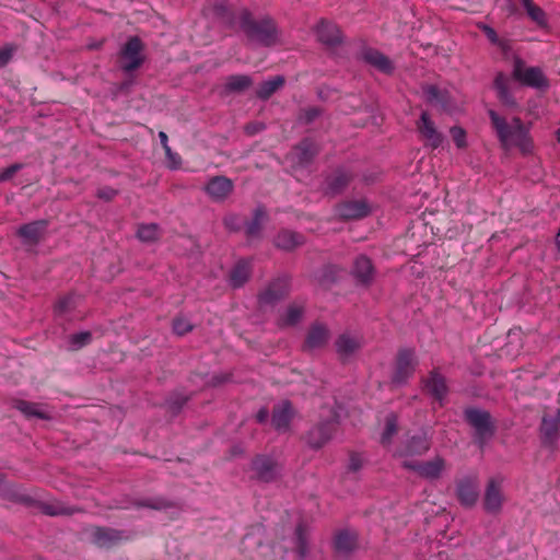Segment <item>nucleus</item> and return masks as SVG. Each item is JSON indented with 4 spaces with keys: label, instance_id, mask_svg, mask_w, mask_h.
<instances>
[{
    "label": "nucleus",
    "instance_id": "obj_8",
    "mask_svg": "<svg viewBox=\"0 0 560 560\" xmlns=\"http://www.w3.org/2000/svg\"><path fill=\"white\" fill-rule=\"evenodd\" d=\"M503 479L495 477L491 478L488 482L485 493V509L490 513H498L503 504L502 494Z\"/></svg>",
    "mask_w": 560,
    "mask_h": 560
},
{
    "label": "nucleus",
    "instance_id": "obj_16",
    "mask_svg": "<svg viewBox=\"0 0 560 560\" xmlns=\"http://www.w3.org/2000/svg\"><path fill=\"white\" fill-rule=\"evenodd\" d=\"M255 477L262 481H270L277 475V464L269 457L258 456L253 462Z\"/></svg>",
    "mask_w": 560,
    "mask_h": 560
},
{
    "label": "nucleus",
    "instance_id": "obj_28",
    "mask_svg": "<svg viewBox=\"0 0 560 560\" xmlns=\"http://www.w3.org/2000/svg\"><path fill=\"white\" fill-rule=\"evenodd\" d=\"M351 175L345 170L336 171L327 179V192L338 194L340 192L351 180Z\"/></svg>",
    "mask_w": 560,
    "mask_h": 560
},
{
    "label": "nucleus",
    "instance_id": "obj_60",
    "mask_svg": "<svg viewBox=\"0 0 560 560\" xmlns=\"http://www.w3.org/2000/svg\"><path fill=\"white\" fill-rule=\"evenodd\" d=\"M307 115H308L307 119L312 120L318 115V112H317V109H311V110H308Z\"/></svg>",
    "mask_w": 560,
    "mask_h": 560
},
{
    "label": "nucleus",
    "instance_id": "obj_36",
    "mask_svg": "<svg viewBox=\"0 0 560 560\" xmlns=\"http://www.w3.org/2000/svg\"><path fill=\"white\" fill-rule=\"evenodd\" d=\"M302 315H303V306L299 305V304H292L287 308L285 314L283 316H281V318L279 319V325L280 326L294 325L302 318Z\"/></svg>",
    "mask_w": 560,
    "mask_h": 560
},
{
    "label": "nucleus",
    "instance_id": "obj_31",
    "mask_svg": "<svg viewBox=\"0 0 560 560\" xmlns=\"http://www.w3.org/2000/svg\"><path fill=\"white\" fill-rule=\"evenodd\" d=\"M328 340V330L322 325H315L310 330L305 346L308 349L319 348Z\"/></svg>",
    "mask_w": 560,
    "mask_h": 560
},
{
    "label": "nucleus",
    "instance_id": "obj_49",
    "mask_svg": "<svg viewBox=\"0 0 560 560\" xmlns=\"http://www.w3.org/2000/svg\"><path fill=\"white\" fill-rule=\"evenodd\" d=\"M165 155L166 164L171 170H177L180 167L182 159L177 153L173 152L171 148H167V150H165Z\"/></svg>",
    "mask_w": 560,
    "mask_h": 560
},
{
    "label": "nucleus",
    "instance_id": "obj_45",
    "mask_svg": "<svg viewBox=\"0 0 560 560\" xmlns=\"http://www.w3.org/2000/svg\"><path fill=\"white\" fill-rule=\"evenodd\" d=\"M91 340V334L89 331L78 332L71 336L70 343L72 349H79L88 345Z\"/></svg>",
    "mask_w": 560,
    "mask_h": 560
},
{
    "label": "nucleus",
    "instance_id": "obj_23",
    "mask_svg": "<svg viewBox=\"0 0 560 560\" xmlns=\"http://www.w3.org/2000/svg\"><path fill=\"white\" fill-rule=\"evenodd\" d=\"M352 273L359 282L370 283L374 275L372 261L366 256H359L354 261Z\"/></svg>",
    "mask_w": 560,
    "mask_h": 560
},
{
    "label": "nucleus",
    "instance_id": "obj_24",
    "mask_svg": "<svg viewBox=\"0 0 560 560\" xmlns=\"http://www.w3.org/2000/svg\"><path fill=\"white\" fill-rule=\"evenodd\" d=\"M318 39L327 45H334L341 39V33L337 25L323 21L317 26Z\"/></svg>",
    "mask_w": 560,
    "mask_h": 560
},
{
    "label": "nucleus",
    "instance_id": "obj_43",
    "mask_svg": "<svg viewBox=\"0 0 560 560\" xmlns=\"http://www.w3.org/2000/svg\"><path fill=\"white\" fill-rule=\"evenodd\" d=\"M452 139L458 149L467 148V135L462 127L454 126L450 130Z\"/></svg>",
    "mask_w": 560,
    "mask_h": 560
},
{
    "label": "nucleus",
    "instance_id": "obj_51",
    "mask_svg": "<svg viewBox=\"0 0 560 560\" xmlns=\"http://www.w3.org/2000/svg\"><path fill=\"white\" fill-rule=\"evenodd\" d=\"M138 505L161 510L165 509L167 506V503L164 500L155 499L140 502Z\"/></svg>",
    "mask_w": 560,
    "mask_h": 560
},
{
    "label": "nucleus",
    "instance_id": "obj_56",
    "mask_svg": "<svg viewBox=\"0 0 560 560\" xmlns=\"http://www.w3.org/2000/svg\"><path fill=\"white\" fill-rule=\"evenodd\" d=\"M269 418V411L267 408H261L257 415H256V420L259 422V423H264L268 420Z\"/></svg>",
    "mask_w": 560,
    "mask_h": 560
},
{
    "label": "nucleus",
    "instance_id": "obj_9",
    "mask_svg": "<svg viewBox=\"0 0 560 560\" xmlns=\"http://www.w3.org/2000/svg\"><path fill=\"white\" fill-rule=\"evenodd\" d=\"M142 44L138 37H131L121 50L125 71H132L142 63Z\"/></svg>",
    "mask_w": 560,
    "mask_h": 560
},
{
    "label": "nucleus",
    "instance_id": "obj_37",
    "mask_svg": "<svg viewBox=\"0 0 560 560\" xmlns=\"http://www.w3.org/2000/svg\"><path fill=\"white\" fill-rule=\"evenodd\" d=\"M267 218L266 211L262 208H257L253 220L246 225V234L249 237H255L259 234L262 223Z\"/></svg>",
    "mask_w": 560,
    "mask_h": 560
},
{
    "label": "nucleus",
    "instance_id": "obj_6",
    "mask_svg": "<svg viewBox=\"0 0 560 560\" xmlns=\"http://www.w3.org/2000/svg\"><path fill=\"white\" fill-rule=\"evenodd\" d=\"M465 416L469 424L475 429L480 444L492 436L493 424L489 412L478 409H468L465 411Z\"/></svg>",
    "mask_w": 560,
    "mask_h": 560
},
{
    "label": "nucleus",
    "instance_id": "obj_18",
    "mask_svg": "<svg viewBox=\"0 0 560 560\" xmlns=\"http://www.w3.org/2000/svg\"><path fill=\"white\" fill-rule=\"evenodd\" d=\"M478 483L472 479H465L458 483L457 497L465 506H472L478 499Z\"/></svg>",
    "mask_w": 560,
    "mask_h": 560
},
{
    "label": "nucleus",
    "instance_id": "obj_39",
    "mask_svg": "<svg viewBox=\"0 0 560 560\" xmlns=\"http://www.w3.org/2000/svg\"><path fill=\"white\" fill-rule=\"evenodd\" d=\"M317 152L315 144L308 140L301 142L295 149V155L301 163L308 162Z\"/></svg>",
    "mask_w": 560,
    "mask_h": 560
},
{
    "label": "nucleus",
    "instance_id": "obj_4",
    "mask_svg": "<svg viewBox=\"0 0 560 560\" xmlns=\"http://www.w3.org/2000/svg\"><path fill=\"white\" fill-rule=\"evenodd\" d=\"M416 129L419 140L425 148L435 150L440 148L444 141L443 133L438 129L431 115L423 110L419 119L416 121Z\"/></svg>",
    "mask_w": 560,
    "mask_h": 560
},
{
    "label": "nucleus",
    "instance_id": "obj_52",
    "mask_svg": "<svg viewBox=\"0 0 560 560\" xmlns=\"http://www.w3.org/2000/svg\"><path fill=\"white\" fill-rule=\"evenodd\" d=\"M363 466V458L359 454H352L349 459V469L352 471L359 470Z\"/></svg>",
    "mask_w": 560,
    "mask_h": 560
},
{
    "label": "nucleus",
    "instance_id": "obj_17",
    "mask_svg": "<svg viewBox=\"0 0 560 560\" xmlns=\"http://www.w3.org/2000/svg\"><path fill=\"white\" fill-rule=\"evenodd\" d=\"M293 408L289 401H282L273 409L272 425L278 431H287L293 418Z\"/></svg>",
    "mask_w": 560,
    "mask_h": 560
},
{
    "label": "nucleus",
    "instance_id": "obj_13",
    "mask_svg": "<svg viewBox=\"0 0 560 560\" xmlns=\"http://www.w3.org/2000/svg\"><path fill=\"white\" fill-rule=\"evenodd\" d=\"M423 386L425 392L442 406L447 394V385L444 376L438 371H432L429 376L423 380Z\"/></svg>",
    "mask_w": 560,
    "mask_h": 560
},
{
    "label": "nucleus",
    "instance_id": "obj_10",
    "mask_svg": "<svg viewBox=\"0 0 560 560\" xmlns=\"http://www.w3.org/2000/svg\"><path fill=\"white\" fill-rule=\"evenodd\" d=\"M47 220H38L19 228L18 235L26 245H37L46 233Z\"/></svg>",
    "mask_w": 560,
    "mask_h": 560
},
{
    "label": "nucleus",
    "instance_id": "obj_22",
    "mask_svg": "<svg viewBox=\"0 0 560 560\" xmlns=\"http://www.w3.org/2000/svg\"><path fill=\"white\" fill-rule=\"evenodd\" d=\"M369 211L364 201H349L337 208V214L343 219H360L368 215Z\"/></svg>",
    "mask_w": 560,
    "mask_h": 560
},
{
    "label": "nucleus",
    "instance_id": "obj_62",
    "mask_svg": "<svg viewBox=\"0 0 560 560\" xmlns=\"http://www.w3.org/2000/svg\"><path fill=\"white\" fill-rule=\"evenodd\" d=\"M557 141L560 143V129L555 132Z\"/></svg>",
    "mask_w": 560,
    "mask_h": 560
},
{
    "label": "nucleus",
    "instance_id": "obj_48",
    "mask_svg": "<svg viewBox=\"0 0 560 560\" xmlns=\"http://www.w3.org/2000/svg\"><path fill=\"white\" fill-rule=\"evenodd\" d=\"M478 28L481 30L485 35L487 36V38L494 45H499L501 46L502 45V42L500 40L497 32L489 25L485 24V23H479L478 24Z\"/></svg>",
    "mask_w": 560,
    "mask_h": 560
},
{
    "label": "nucleus",
    "instance_id": "obj_19",
    "mask_svg": "<svg viewBox=\"0 0 560 560\" xmlns=\"http://www.w3.org/2000/svg\"><path fill=\"white\" fill-rule=\"evenodd\" d=\"M289 284L287 279H278L272 282L259 296L261 305L271 304L288 293Z\"/></svg>",
    "mask_w": 560,
    "mask_h": 560
},
{
    "label": "nucleus",
    "instance_id": "obj_15",
    "mask_svg": "<svg viewBox=\"0 0 560 560\" xmlns=\"http://www.w3.org/2000/svg\"><path fill=\"white\" fill-rule=\"evenodd\" d=\"M336 429V423L332 420L326 421L313 430L310 431L307 435V443L310 446L314 448L322 447L325 443H327Z\"/></svg>",
    "mask_w": 560,
    "mask_h": 560
},
{
    "label": "nucleus",
    "instance_id": "obj_61",
    "mask_svg": "<svg viewBox=\"0 0 560 560\" xmlns=\"http://www.w3.org/2000/svg\"><path fill=\"white\" fill-rule=\"evenodd\" d=\"M556 244H557V247L560 249V229H559V232L556 236Z\"/></svg>",
    "mask_w": 560,
    "mask_h": 560
},
{
    "label": "nucleus",
    "instance_id": "obj_30",
    "mask_svg": "<svg viewBox=\"0 0 560 560\" xmlns=\"http://www.w3.org/2000/svg\"><path fill=\"white\" fill-rule=\"evenodd\" d=\"M360 347L361 340L350 335H341L336 342L337 352L343 358L354 353Z\"/></svg>",
    "mask_w": 560,
    "mask_h": 560
},
{
    "label": "nucleus",
    "instance_id": "obj_42",
    "mask_svg": "<svg viewBox=\"0 0 560 560\" xmlns=\"http://www.w3.org/2000/svg\"><path fill=\"white\" fill-rule=\"evenodd\" d=\"M79 298L70 294L67 296L61 298L57 305H56V312L59 314H63L72 308H74L78 304Z\"/></svg>",
    "mask_w": 560,
    "mask_h": 560
},
{
    "label": "nucleus",
    "instance_id": "obj_34",
    "mask_svg": "<svg viewBox=\"0 0 560 560\" xmlns=\"http://www.w3.org/2000/svg\"><path fill=\"white\" fill-rule=\"evenodd\" d=\"M137 236L142 242H154L160 237V228L155 223L141 224L138 228Z\"/></svg>",
    "mask_w": 560,
    "mask_h": 560
},
{
    "label": "nucleus",
    "instance_id": "obj_38",
    "mask_svg": "<svg viewBox=\"0 0 560 560\" xmlns=\"http://www.w3.org/2000/svg\"><path fill=\"white\" fill-rule=\"evenodd\" d=\"M355 545V537L354 535L348 533V532H341L339 533L335 538V548L338 551L346 552L351 550Z\"/></svg>",
    "mask_w": 560,
    "mask_h": 560
},
{
    "label": "nucleus",
    "instance_id": "obj_21",
    "mask_svg": "<svg viewBox=\"0 0 560 560\" xmlns=\"http://www.w3.org/2000/svg\"><path fill=\"white\" fill-rule=\"evenodd\" d=\"M91 537L92 541L98 547H110L122 539L121 533L102 527L94 528Z\"/></svg>",
    "mask_w": 560,
    "mask_h": 560
},
{
    "label": "nucleus",
    "instance_id": "obj_20",
    "mask_svg": "<svg viewBox=\"0 0 560 560\" xmlns=\"http://www.w3.org/2000/svg\"><path fill=\"white\" fill-rule=\"evenodd\" d=\"M560 429V415L545 416L541 421V435L546 444L552 445L558 439Z\"/></svg>",
    "mask_w": 560,
    "mask_h": 560
},
{
    "label": "nucleus",
    "instance_id": "obj_1",
    "mask_svg": "<svg viewBox=\"0 0 560 560\" xmlns=\"http://www.w3.org/2000/svg\"><path fill=\"white\" fill-rule=\"evenodd\" d=\"M488 114L503 149L509 150L516 147L524 154L532 153L534 143L529 129L520 118L515 117L511 122H508L504 117L493 109H489Z\"/></svg>",
    "mask_w": 560,
    "mask_h": 560
},
{
    "label": "nucleus",
    "instance_id": "obj_26",
    "mask_svg": "<svg viewBox=\"0 0 560 560\" xmlns=\"http://www.w3.org/2000/svg\"><path fill=\"white\" fill-rule=\"evenodd\" d=\"M303 243L304 237L301 234L292 231H282L277 235L275 240L276 246L284 250H292Z\"/></svg>",
    "mask_w": 560,
    "mask_h": 560
},
{
    "label": "nucleus",
    "instance_id": "obj_25",
    "mask_svg": "<svg viewBox=\"0 0 560 560\" xmlns=\"http://www.w3.org/2000/svg\"><path fill=\"white\" fill-rule=\"evenodd\" d=\"M363 60L382 72L389 73L393 70L390 60L377 50H365L363 52Z\"/></svg>",
    "mask_w": 560,
    "mask_h": 560
},
{
    "label": "nucleus",
    "instance_id": "obj_47",
    "mask_svg": "<svg viewBox=\"0 0 560 560\" xmlns=\"http://www.w3.org/2000/svg\"><path fill=\"white\" fill-rule=\"evenodd\" d=\"M22 163H14L7 168L0 170V182H7L11 179L19 171L23 168Z\"/></svg>",
    "mask_w": 560,
    "mask_h": 560
},
{
    "label": "nucleus",
    "instance_id": "obj_11",
    "mask_svg": "<svg viewBox=\"0 0 560 560\" xmlns=\"http://www.w3.org/2000/svg\"><path fill=\"white\" fill-rule=\"evenodd\" d=\"M208 196L214 201L226 199L233 190V183L224 176L212 177L205 187Z\"/></svg>",
    "mask_w": 560,
    "mask_h": 560
},
{
    "label": "nucleus",
    "instance_id": "obj_46",
    "mask_svg": "<svg viewBox=\"0 0 560 560\" xmlns=\"http://www.w3.org/2000/svg\"><path fill=\"white\" fill-rule=\"evenodd\" d=\"M173 329L176 335L183 336L192 329L191 324L185 318H176L173 323Z\"/></svg>",
    "mask_w": 560,
    "mask_h": 560
},
{
    "label": "nucleus",
    "instance_id": "obj_41",
    "mask_svg": "<svg viewBox=\"0 0 560 560\" xmlns=\"http://www.w3.org/2000/svg\"><path fill=\"white\" fill-rule=\"evenodd\" d=\"M397 432V417L390 413L386 418L385 429L382 434L381 442L383 445H387L390 442L393 435Z\"/></svg>",
    "mask_w": 560,
    "mask_h": 560
},
{
    "label": "nucleus",
    "instance_id": "obj_44",
    "mask_svg": "<svg viewBox=\"0 0 560 560\" xmlns=\"http://www.w3.org/2000/svg\"><path fill=\"white\" fill-rule=\"evenodd\" d=\"M212 14L214 16L220 18L222 22L226 24L234 25L236 23L232 15L230 14V11L225 4L215 5L212 10Z\"/></svg>",
    "mask_w": 560,
    "mask_h": 560
},
{
    "label": "nucleus",
    "instance_id": "obj_3",
    "mask_svg": "<svg viewBox=\"0 0 560 560\" xmlns=\"http://www.w3.org/2000/svg\"><path fill=\"white\" fill-rule=\"evenodd\" d=\"M513 79L522 85L537 90H544L549 86V81L539 67H528L521 58L514 59Z\"/></svg>",
    "mask_w": 560,
    "mask_h": 560
},
{
    "label": "nucleus",
    "instance_id": "obj_55",
    "mask_svg": "<svg viewBox=\"0 0 560 560\" xmlns=\"http://www.w3.org/2000/svg\"><path fill=\"white\" fill-rule=\"evenodd\" d=\"M13 50L10 47L0 49V68L5 66L12 58Z\"/></svg>",
    "mask_w": 560,
    "mask_h": 560
},
{
    "label": "nucleus",
    "instance_id": "obj_27",
    "mask_svg": "<svg viewBox=\"0 0 560 560\" xmlns=\"http://www.w3.org/2000/svg\"><path fill=\"white\" fill-rule=\"evenodd\" d=\"M252 270L250 261L240 260L231 271L230 283L234 288L242 287L249 278Z\"/></svg>",
    "mask_w": 560,
    "mask_h": 560
},
{
    "label": "nucleus",
    "instance_id": "obj_32",
    "mask_svg": "<svg viewBox=\"0 0 560 560\" xmlns=\"http://www.w3.org/2000/svg\"><path fill=\"white\" fill-rule=\"evenodd\" d=\"M284 84V78L281 75L273 77L261 83L257 91L258 97L262 100L269 98L278 89Z\"/></svg>",
    "mask_w": 560,
    "mask_h": 560
},
{
    "label": "nucleus",
    "instance_id": "obj_57",
    "mask_svg": "<svg viewBox=\"0 0 560 560\" xmlns=\"http://www.w3.org/2000/svg\"><path fill=\"white\" fill-rule=\"evenodd\" d=\"M225 225L229 229H236L237 228V218L236 217H228L224 220Z\"/></svg>",
    "mask_w": 560,
    "mask_h": 560
},
{
    "label": "nucleus",
    "instance_id": "obj_2",
    "mask_svg": "<svg viewBox=\"0 0 560 560\" xmlns=\"http://www.w3.org/2000/svg\"><path fill=\"white\" fill-rule=\"evenodd\" d=\"M238 24L240 28L253 40L267 46L277 40V30L270 19L255 22L252 20L250 13L247 10H243L238 16Z\"/></svg>",
    "mask_w": 560,
    "mask_h": 560
},
{
    "label": "nucleus",
    "instance_id": "obj_59",
    "mask_svg": "<svg viewBox=\"0 0 560 560\" xmlns=\"http://www.w3.org/2000/svg\"><path fill=\"white\" fill-rule=\"evenodd\" d=\"M506 1L509 2L508 8H506V12H508L510 15H512V14H514V13H515V11H516V10H515V7L511 3V0H506Z\"/></svg>",
    "mask_w": 560,
    "mask_h": 560
},
{
    "label": "nucleus",
    "instance_id": "obj_33",
    "mask_svg": "<svg viewBox=\"0 0 560 560\" xmlns=\"http://www.w3.org/2000/svg\"><path fill=\"white\" fill-rule=\"evenodd\" d=\"M523 7L526 10L529 19L539 26H544L547 23V18L544 10L534 3L533 0H521Z\"/></svg>",
    "mask_w": 560,
    "mask_h": 560
},
{
    "label": "nucleus",
    "instance_id": "obj_35",
    "mask_svg": "<svg viewBox=\"0 0 560 560\" xmlns=\"http://www.w3.org/2000/svg\"><path fill=\"white\" fill-rule=\"evenodd\" d=\"M252 80L248 75H232L226 79L225 90L228 92H241L250 86Z\"/></svg>",
    "mask_w": 560,
    "mask_h": 560
},
{
    "label": "nucleus",
    "instance_id": "obj_29",
    "mask_svg": "<svg viewBox=\"0 0 560 560\" xmlns=\"http://www.w3.org/2000/svg\"><path fill=\"white\" fill-rule=\"evenodd\" d=\"M494 88L499 100L506 106H515L516 103L509 90V79L503 73H498L494 80Z\"/></svg>",
    "mask_w": 560,
    "mask_h": 560
},
{
    "label": "nucleus",
    "instance_id": "obj_58",
    "mask_svg": "<svg viewBox=\"0 0 560 560\" xmlns=\"http://www.w3.org/2000/svg\"><path fill=\"white\" fill-rule=\"evenodd\" d=\"M159 138H160V141H161V144H162V147H163L164 151H165V150H167V148H171V147L168 145V138H167V135H166L164 131H160V132H159Z\"/></svg>",
    "mask_w": 560,
    "mask_h": 560
},
{
    "label": "nucleus",
    "instance_id": "obj_53",
    "mask_svg": "<svg viewBox=\"0 0 560 560\" xmlns=\"http://www.w3.org/2000/svg\"><path fill=\"white\" fill-rule=\"evenodd\" d=\"M44 510L49 515L72 514L73 513V511L70 510V509L56 508V506H52V505H46L44 508Z\"/></svg>",
    "mask_w": 560,
    "mask_h": 560
},
{
    "label": "nucleus",
    "instance_id": "obj_12",
    "mask_svg": "<svg viewBox=\"0 0 560 560\" xmlns=\"http://www.w3.org/2000/svg\"><path fill=\"white\" fill-rule=\"evenodd\" d=\"M425 101L442 110L451 112L454 107L452 96L445 89L428 85L423 89Z\"/></svg>",
    "mask_w": 560,
    "mask_h": 560
},
{
    "label": "nucleus",
    "instance_id": "obj_50",
    "mask_svg": "<svg viewBox=\"0 0 560 560\" xmlns=\"http://www.w3.org/2000/svg\"><path fill=\"white\" fill-rule=\"evenodd\" d=\"M116 195H117V190L112 187H107V186L100 188L96 194V196L100 199H103L106 201L112 200Z\"/></svg>",
    "mask_w": 560,
    "mask_h": 560
},
{
    "label": "nucleus",
    "instance_id": "obj_40",
    "mask_svg": "<svg viewBox=\"0 0 560 560\" xmlns=\"http://www.w3.org/2000/svg\"><path fill=\"white\" fill-rule=\"evenodd\" d=\"M16 409L24 413L26 417L47 418L44 411H42L38 405L28 402L25 400H19L16 402Z\"/></svg>",
    "mask_w": 560,
    "mask_h": 560
},
{
    "label": "nucleus",
    "instance_id": "obj_14",
    "mask_svg": "<svg viewBox=\"0 0 560 560\" xmlns=\"http://www.w3.org/2000/svg\"><path fill=\"white\" fill-rule=\"evenodd\" d=\"M431 442L427 434H420L417 436H412L406 444V446L400 450L396 455L401 458V462L405 459H411V456L422 455L430 450Z\"/></svg>",
    "mask_w": 560,
    "mask_h": 560
},
{
    "label": "nucleus",
    "instance_id": "obj_5",
    "mask_svg": "<svg viewBox=\"0 0 560 560\" xmlns=\"http://www.w3.org/2000/svg\"><path fill=\"white\" fill-rule=\"evenodd\" d=\"M402 466L409 470L415 471L419 477L435 480L439 479L446 469L445 459L435 456L427 462H418L415 459L402 460Z\"/></svg>",
    "mask_w": 560,
    "mask_h": 560
},
{
    "label": "nucleus",
    "instance_id": "obj_54",
    "mask_svg": "<svg viewBox=\"0 0 560 560\" xmlns=\"http://www.w3.org/2000/svg\"><path fill=\"white\" fill-rule=\"evenodd\" d=\"M296 540L299 544L300 555L304 556V553H305V535H304V529L302 526H299L296 528Z\"/></svg>",
    "mask_w": 560,
    "mask_h": 560
},
{
    "label": "nucleus",
    "instance_id": "obj_7",
    "mask_svg": "<svg viewBox=\"0 0 560 560\" xmlns=\"http://www.w3.org/2000/svg\"><path fill=\"white\" fill-rule=\"evenodd\" d=\"M417 365L415 352L409 349H404L398 352L395 370L392 376V382L396 385H401L412 376Z\"/></svg>",
    "mask_w": 560,
    "mask_h": 560
}]
</instances>
